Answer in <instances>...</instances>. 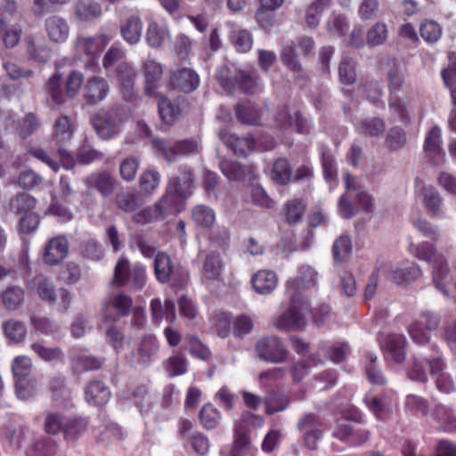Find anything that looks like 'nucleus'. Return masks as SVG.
<instances>
[{
	"label": "nucleus",
	"mask_w": 456,
	"mask_h": 456,
	"mask_svg": "<svg viewBox=\"0 0 456 456\" xmlns=\"http://www.w3.org/2000/svg\"><path fill=\"white\" fill-rule=\"evenodd\" d=\"M346 191L338 201V211L343 218L354 217L362 208L373 210V198L363 189L358 180L349 173L344 175Z\"/></svg>",
	"instance_id": "nucleus-1"
},
{
	"label": "nucleus",
	"mask_w": 456,
	"mask_h": 456,
	"mask_svg": "<svg viewBox=\"0 0 456 456\" xmlns=\"http://www.w3.org/2000/svg\"><path fill=\"white\" fill-rule=\"evenodd\" d=\"M310 302L296 293L291 295L289 308L273 319V325L279 330H298L305 326V314L309 312Z\"/></svg>",
	"instance_id": "nucleus-2"
},
{
	"label": "nucleus",
	"mask_w": 456,
	"mask_h": 456,
	"mask_svg": "<svg viewBox=\"0 0 456 456\" xmlns=\"http://www.w3.org/2000/svg\"><path fill=\"white\" fill-rule=\"evenodd\" d=\"M159 351V343L152 335L144 336L135 348L126 356V363L134 369L144 370L154 361Z\"/></svg>",
	"instance_id": "nucleus-3"
},
{
	"label": "nucleus",
	"mask_w": 456,
	"mask_h": 456,
	"mask_svg": "<svg viewBox=\"0 0 456 456\" xmlns=\"http://www.w3.org/2000/svg\"><path fill=\"white\" fill-rule=\"evenodd\" d=\"M255 351L259 359L273 363L283 362L288 356V349L277 336H265L257 339Z\"/></svg>",
	"instance_id": "nucleus-4"
},
{
	"label": "nucleus",
	"mask_w": 456,
	"mask_h": 456,
	"mask_svg": "<svg viewBox=\"0 0 456 456\" xmlns=\"http://www.w3.org/2000/svg\"><path fill=\"white\" fill-rule=\"evenodd\" d=\"M440 321L439 314L429 310L423 311L419 319L412 322L408 328L411 338L418 344H427L430 337L423 330V328L425 327L428 331L435 330L438 327Z\"/></svg>",
	"instance_id": "nucleus-5"
},
{
	"label": "nucleus",
	"mask_w": 456,
	"mask_h": 456,
	"mask_svg": "<svg viewBox=\"0 0 456 456\" xmlns=\"http://www.w3.org/2000/svg\"><path fill=\"white\" fill-rule=\"evenodd\" d=\"M183 193V191L177 192L167 185L165 194L155 204V212H158L162 218L179 214L184 209L185 202L188 200Z\"/></svg>",
	"instance_id": "nucleus-6"
},
{
	"label": "nucleus",
	"mask_w": 456,
	"mask_h": 456,
	"mask_svg": "<svg viewBox=\"0 0 456 456\" xmlns=\"http://www.w3.org/2000/svg\"><path fill=\"white\" fill-rule=\"evenodd\" d=\"M453 276L444 256H437L432 264V281L437 290L449 297Z\"/></svg>",
	"instance_id": "nucleus-7"
},
{
	"label": "nucleus",
	"mask_w": 456,
	"mask_h": 456,
	"mask_svg": "<svg viewBox=\"0 0 456 456\" xmlns=\"http://www.w3.org/2000/svg\"><path fill=\"white\" fill-rule=\"evenodd\" d=\"M133 306V299L125 293L110 295L104 305V315L110 321L128 315Z\"/></svg>",
	"instance_id": "nucleus-8"
},
{
	"label": "nucleus",
	"mask_w": 456,
	"mask_h": 456,
	"mask_svg": "<svg viewBox=\"0 0 456 456\" xmlns=\"http://www.w3.org/2000/svg\"><path fill=\"white\" fill-rule=\"evenodd\" d=\"M69 242L63 236H57L48 241L45 247L44 262L49 265H57L68 256Z\"/></svg>",
	"instance_id": "nucleus-9"
},
{
	"label": "nucleus",
	"mask_w": 456,
	"mask_h": 456,
	"mask_svg": "<svg viewBox=\"0 0 456 456\" xmlns=\"http://www.w3.org/2000/svg\"><path fill=\"white\" fill-rule=\"evenodd\" d=\"M92 123L101 140H110L118 132L115 118L107 111L97 113Z\"/></svg>",
	"instance_id": "nucleus-10"
},
{
	"label": "nucleus",
	"mask_w": 456,
	"mask_h": 456,
	"mask_svg": "<svg viewBox=\"0 0 456 456\" xmlns=\"http://www.w3.org/2000/svg\"><path fill=\"white\" fill-rule=\"evenodd\" d=\"M110 86L106 79L101 77L89 78L85 86L84 97L87 103L96 104L106 98Z\"/></svg>",
	"instance_id": "nucleus-11"
},
{
	"label": "nucleus",
	"mask_w": 456,
	"mask_h": 456,
	"mask_svg": "<svg viewBox=\"0 0 456 456\" xmlns=\"http://www.w3.org/2000/svg\"><path fill=\"white\" fill-rule=\"evenodd\" d=\"M142 71L144 76L145 94L153 96L161 79L163 69L159 62L149 58L143 61Z\"/></svg>",
	"instance_id": "nucleus-12"
},
{
	"label": "nucleus",
	"mask_w": 456,
	"mask_h": 456,
	"mask_svg": "<svg viewBox=\"0 0 456 456\" xmlns=\"http://www.w3.org/2000/svg\"><path fill=\"white\" fill-rule=\"evenodd\" d=\"M219 166L222 173L229 181L249 182L253 175L250 167L242 166L230 159H222Z\"/></svg>",
	"instance_id": "nucleus-13"
},
{
	"label": "nucleus",
	"mask_w": 456,
	"mask_h": 456,
	"mask_svg": "<svg viewBox=\"0 0 456 456\" xmlns=\"http://www.w3.org/2000/svg\"><path fill=\"white\" fill-rule=\"evenodd\" d=\"M153 151L170 163L182 156L195 152L197 147L194 144H153Z\"/></svg>",
	"instance_id": "nucleus-14"
},
{
	"label": "nucleus",
	"mask_w": 456,
	"mask_h": 456,
	"mask_svg": "<svg viewBox=\"0 0 456 456\" xmlns=\"http://www.w3.org/2000/svg\"><path fill=\"white\" fill-rule=\"evenodd\" d=\"M45 29L50 40L54 43L65 42L69 35L67 20L57 15L50 16L45 20Z\"/></svg>",
	"instance_id": "nucleus-15"
},
{
	"label": "nucleus",
	"mask_w": 456,
	"mask_h": 456,
	"mask_svg": "<svg viewBox=\"0 0 456 456\" xmlns=\"http://www.w3.org/2000/svg\"><path fill=\"white\" fill-rule=\"evenodd\" d=\"M171 84L184 93H190L199 86L200 77L194 70L183 68L174 72Z\"/></svg>",
	"instance_id": "nucleus-16"
},
{
	"label": "nucleus",
	"mask_w": 456,
	"mask_h": 456,
	"mask_svg": "<svg viewBox=\"0 0 456 456\" xmlns=\"http://www.w3.org/2000/svg\"><path fill=\"white\" fill-rule=\"evenodd\" d=\"M317 272L310 265H304L299 268L298 275L292 280L289 289L293 293L301 295V291L316 285Z\"/></svg>",
	"instance_id": "nucleus-17"
},
{
	"label": "nucleus",
	"mask_w": 456,
	"mask_h": 456,
	"mask_svg": "<svg viewBox=\"0 0 456 456\" xmlns=\"http://www.w3.org/2000/svg\"><path fill=\"white\" fill-rule=\"evenodd\" d=\"M111 37L106 34L95 37H80L77 38V48L88 56L97 55L109 44Z\"/></svg>",
	"instance_id": "nucleus-18"
},
{
	"label": "nucleus",
	"mask_w": 456,
	"mask_h": 456,
	"mask_svg": "<svg viewBox=\"0 0 456 456\" xmlns=\"http://www.w3.org/2000/svg\"><path fill=\"white\" fill-rule=\"evenodd\" d=\"M264 115V110L250 102H240L236 107L238 120L247 125H261Z\"/></svg>",
	"instance_id": "nucleus-19"
},
{
	"label": "nucleus",
	"mask_w": 456,
	"mask_h": 456,
	"mask_svg": "<svg viewBox=\"0 0 456 456\" xmlns=\"http://www.w3.org/2000/svg\"><path fill=\"white\" fill-rule=\"evenodd\" d=\"M86 184L90 189H95L102 196L112 194L115 188V180L108 172H96L86 179Z\"/></svg>",
	"instance_id": "nucleus-20"
},
{
	"label": "nucleus",
	"mask_w": 456,
	"mask_h": 456,
	"mask_svg": "<svg viewBox=\"0 0 456 456\" xmlns=\"http://www.w3.org/2000/svg\"><path fill=\"white\" fill-rule=\"evenodd\" d=\"M116 71L123 96L128 99L132 96L134 92L136 72L127 62H121L118 64Z\"/></svg>",
	"instance_id": "nucleus-21"
},
{
	"label": "nucleus",
	"mask_w": 456,
	"mask_h": 456,
	"mask_svg": "<svg viewBox=\"0 0 456 456\" xmlns=\"http://www.w3.org/2000/svg\"><path fill=\"white\" fill-rule=\"evenodd\" d=\"M422 272L419 266L414 263L397 267L391 273V280L397 286L406 287L415 281Z\"/></svg>",
	"instance_id": "nucleus-22"
},
{
	"label": "nucleus",
	"mask_w": 456,
	"mask_h": 456,
	"mask_svg": "<svg viewBox=\"0 0 456 456\" xmlns=\"http://www.w3.org/2000/svg\"><path fill=\"white\" fill-rule=\"evenodd\" d=\"M239 88L246 94H256L263 89V83L256 71L238 70L233 76Z\"/></svg>",
	"instance_id": "nucleus-23"
},
{
	"label": "nucleus",
	"mask_w": 456,
	"mask_h": 456,
	"mask_svg": "<svg viewBox=\"0 0 456 456\" xmlns=\"http://www.w3.org/2000/svg\"><path fill=\"white\" fill-rule=\"evenodd\" d=\"M251 282L257 293L265 295L274 290L278 283V278L273 271L260 270L253 275Z\"/></svg>",
	"instance_id": "nucleus-24"
},
{
	"label": "nucleus",
	"mask_w": 456,
	"mask_h": 456,
	"mask_svg": "<svg viewBox=\"0 0 456 456\" xmlns=\"http://www.w3.org/2000/svg\"><path fill=\"white\" fill-rule=\"evenodd\" d=\"M404 344L405 338L403 336L394 334L387 337L382 346L387 358L395 362H401L405 357Z\"/></svg>",
	"instance_id": "nucleus-25"
},
{
	"label": "nucleus",
	"mask_w": 456,
	"mask_h": 456,
	"mask_svg": "<svg viewBox=\"0 0 456 456\" xmlns=\"http://www.w3.org/2000/svg\"><path fill=\"white\" fill-rule=\"evenodd\" d=\"M86 399L93 405H104L110 397V392L102 381H91L86 388Z\"/></svg>",
	"instance_id": "nucleus-26"
},
{
	"label": "nucleus",
	"mask_w": 456,
	"mask_h": 456,
	"mask_svg": "<svg viewBox=\"0 0 456 456\" xmlns=\"http://www.w3.org/2000/svg\"><path fill=\"white\" fill-rule=\"evenodd\" d=\"M224 263L219 253L211 251L205 256L201 273L208 280H217L223 271Z\"/></svg>",
	"instance_id": "nucleus-27"
},
{
	"label": "nucleus",
	"mask_w": 456,
	"mask_h": 456,
	"mask_svg": "<svg viewBox=\"0 0 456 456\" xmlns=\"http://www.w3.org/2000/svg\"><path fill=\"white\" fill-rule=\"evenodd\" d=\"M142 30V20L136 15L128 17L120 28L122 37L130 45H135L140 41Z\"/></svg>",
	"instance_id": "nucleus-28"
},
{
	"label": "nucleus",
	"mask_w": 456,
	"mask_h": 456,
	"mask_svg": "<svg viewBox=\"0 0 456 456\" xmlns=\"http://www.w3.org/2000/svg\"><path fill=\"white\" fill-rule=\"evenodd\" d=\"M422 203L431 216H439L442 211L443 199L436 188L422 184Z\"/></svg>",
	"instance_id": "nucleus-29"
},
{
	"label": "nucleus",
	"mask_w": 456,
	"mask_h": 456,
	"mask_svg": "<svg viewBox=\"0 0 456 456\" xmlns=\"http://www.w3.org/2000/svg\"><path fill=\"white\" fill-rule=\"evenodd\" d=\"M102 12L101 4L94 0H78L75 4V14L82 21L98 19Z\"/></svg>",
	"instance_id": "nucleus-30"
},
{
	"label": "nucleus",
	"mask_w": 456,
	"mask_h": 456,
	"mask_svg": "<svg viewBox=\"0 0 456 456\" xmlns=\"http://www.w3.org/2000/svg\"><path fill=\"white\" fill-rule=\"evenodd\" d=\"M154 272L159 282L167 283L169 281L174 273V265L167 254L164 252L157 254L154 260Z\"/></svg>",
	"instance_id": "nucleus-31"
},
{
	"label": "nucleus",
	"mask_w": 456,
	"mask_h": 456,
	"mask_svg": "<svg viewBox=\"0 0 456 456\" xmlns=\"http://www.w3.org/2000/svg\"><path fill=\"white\" fill-rule=\"evenodd\" d=\"M325 28L330 37H342L348 30L349 21L345 14L332 12L325 22Z\"/></svg>",
	"instance_id": "nucleus-32"
},
{
	"label": "nucleus",
	"mask_w": 456,
	"mask_h": 456,
	"mask_svg": "<svg viewBox=\"0 0 456 456\" xmlns=\"http://www.w3.org/2000/svg\"><path fill=\"white\" fill-rule=\"evenodd\" d=\"M191 218L198 227L208 229L216 222V213L210 207L200 204L193 208Z\"/></svg>",
	"instance_id": "nucleus-33"
},
{
	"label": "nucleus",
	"mask_w": 456,
	"mask_h": 456,
	"mask_svg": "<svg viewBox=\"0 0 456 456\" xmlns=\"http://www.w3.org/2000/svg\"><path fill=\"white\" fill-rule=\"evenodd\" d=\"M168 36L169 33L167 27L160 26L154 20L149 23L146 31V41L149 46L152 48H158L161 46Z\"/></svg>",
	"instance_id": "nucleus-34"
},
{
	"label": "nucleus",
	"mask_w": 456,
	"mask_h": 456,
	"mask_svg": "<svg viewBox=\"0 0 456 456\" xmlns=\"http://www.w3.org/2000/svg\"><path fill=\"white\" fill-rule=\"evenodd\" d=\"M38 296L44 301L53 304L57 300V293L53 282L46 277L37 276L33 281Z\"/></svg>",
	"instance_id": "nucleus-35"
},
{
	"label": "nucleus",
	"mask_w": 456,
	"mask_h": 456,
	"mask_svg": "<svg viewBox=\"0 0 456 456\" xmlns=\"http://www.w3.org/2000/svg\"><path fill=\"white\" fill-rule=\"evenodd\" d=\"M331 3V0H315L308 5L305 12V21L309 28H315L321 20L325 8Z\"/></svg>",
	"instance_id": "nucleus-36"
},
{
	"label": "nucleus",
	"mask_w": 456,
	"mask_h": 456,
	"mask_svg": "<svg viewBox=\"0 0 456 456\" xmlns=\"http://www.w3.org/2000/svg\"><path fill=\"white\" fill-rule=\"evenodd\" d=\"M443 81L451 92L453 104H456V55H449V62L446 69L441 71Z\"/></svg>",
	"instance_id": "nucleus-37"
},
{
	"label": "nucleus",
	"mask_w": 456,
	"mask_h": 456,
	"mask_svg": "<svg viewBox=\"0 0 456 456\" xmlns=\"http://www.w3.org/2000/svg\"><path fill=\"white\" fill-rule=\"evenodd\" d=\"M36 206V200L31 195L20 192L10 201V210L16 214H28Z\"/></svg>",
	"instance_id": "nucleus-38"
},
{
	"label": "nucleus",
	"mask_w": 456,
	"mask_h": 456,
	"mask_svg": "<svg viewBox=\"0 0 456 456\" xmlns=\"http://www.w3.org/2000/svg\"><path fill=\"white\" fill-rule=\"evenodd\" d=\"M5 337L12 342L19 343L27 335V328L23 322L17 320H9L3 323Z\"/></svg>",
	"instance_id": "nucleus-39"
},
{
	"label": "nucleus",
	"mask_w": 456,
	"mask_h": 456,
	"mask_svg": "<svg viewBox=\"0 0 456 456\" xmlns=\"http://www.w3.org/2000/svg\"><path fill=\"white\" fill-rule=\"evenodd\" d=\"M45 92L49 95L52 102L56 106H61L65 102V94L62 92L61 76L54 74L45 85Z\"/></svg>",
	"instance_id": "nucleus-40"
},
{
	"label": "nucleus",
	"mask_w": 456,
	"mask_h": 456,
	"mask_svg": "<svg viewBox=\"0 0 456 456\" xmlns=\"http://www.w3.org/2000/svg\"><path fill=\"white\" fill-rule=\"evenodd\" d=\"M2 301L6 309L16 310L24 302V291L20 287H9L2 293Z\"/></svg>",
	"instance_id": "nucleus-41"
},
{
	"label": "nucleus",
	"mask_w": 456,
	"mask_h": 456,
	"mask_svg": "<svg viewBox=\"0 0 456 456\" xmlns=\"http://www.w3.org/2000/svg\"><path fill=\"white\" fill-rule=\"evenodd\" d=\"M172 189L176 191L177 192L183 191L185 197L189 199V197L192 194L193 189V175L191 170L183 171L180 175L174 178L173 181H170L168 183Z\"/></svg>",
	"instance_id": "nucleus-42"
},
{
	"label": "nucleus",
	"mask_w": 456,
	"mask_h": 456,
	"mask_svg": "<svg viewBox=\"0 0 456 456\" xmlns=\"http://www.w3.org/2000/svg\"><path fill=\"white\" fill-rule=\"evenodd\" d=\"M104 359L82 354L72 359V367L77 372L95 370L102 367Z\"/></svg>",
	"instance_id": "nucleus-43"
},
{
	"label": "nucleus",
	"mask_w": 456,
	"mask_h": 456,
	"mask_svg": "<svg viewBox=\"0 0 456 456\" xmlns=\"http://www.w3.org/2000/svg\"><path fill=\"white\" fill-rule=\"evenodd\" d=\"M305 208L306 205L301 199L289 200L284 207L285 216L288 223L297 224L300 222Z\"/></svg>",
	"instance_id": "nucleus-44"
},
{
	"label": "nucleus",
	"mask_w": 456,
	"mask_h": 456,
	"mask_svg": "<svg viewBox=\"0 0 456 456\" xmlns=\"http://www.w3.org/2000/svg\"><path fill=\"white\" fill-rule=\"evenodd\" d=\"M30 348L40 359L45 362L60 361L63 357L61 348L48 347L42 342L32 343Z\"/></svg>",
	"instance_id": "nucleus-45"
},
{
	"label": "nucleus",
	"mask_w": 456,
	"mask_h": 456,
	"mask_svg": "<svg viewBox=\"0 0 456 456\" xmlns=\"http://www.w3.org/2000/svg\"><path fill=\"white\" fill-rule=\"evenodd\" d=\"M131 273L132 267L130 266L129 261L126 258L119 259L114 269L111 284L118 287L126 286L130 280Z\"/></svg>",
	"instance_id": "nucleus-46"
},
{
	"label": "nucleus",
	"mask_w": 456,
	"mask_h": 456,
	"mask_svg": "<svg viewBox=\"0 0 456 456\" xmlns=\"http://www.w3.org/2000/svg\"><path fill=\"white\" fill-rule=\"evenodd\" d=\"M387 39V28L383 22L375 23L366 35V42L370 47L383 45Z\"/></svg>",
	"instance_id": "nucleus-47"
},
{
	"label": "nucleus",
	"mask_w": 456,
	"mask_h": 456,
	"mask_svg": "<svg viewBox=\"0 0 456 456\" xmlns=\"http://www.w3.org/2000/svg\"><path fill=\"white\" fill-rule=\"evenodd\" d=\"M352 242L348 236L341 235L332 247L333 258L337 262L346 260L352 253Z\"/></svg>",
	"instance_id": "nucleus-48"
},
{
	"label": "nucleus",
	"mask_w": 456,
	"mask_h": 456,
	"mask_svg": "<svg viewBox=\"0 0 456 456\" xmlns=\"http://www.w3.org/2000/svg\"><path fill=\"white\" fill-rule=\"evenodd\" d=\"M272 178L281 185H285L291 180V170L287 159H279L274 162Z\"/></svg>",
	"instance_id": "nucleus-49"
},
{
	"label": "nucleus",
	"mask_w": 456,
	"mask_h": 456,
	"mask_svg": "<svg viewBox=\"0 0 456 456\" xmlns=\"http://www.w3.org/2000/svg\"><path fill=\"white\" fill-rule=\"evenodd\" d=\"M21 29L16 26H7L5 21L0 20V38L3 37L6 47L12 48L20 39Z\"/></svg>",
	"instance_id": "nucleus-50"
},
{
	"label": "nucleus",
	"mask_w": 456,
	"mask_h": 456,
	"mask_svg": "<svg viewBox=\"0 0 456 456\" xmlns=\"http://www.w3.org/2000/svg\"><path fill=\"white\" fill-rule=\"evenodd\" d=\"M118 207L126 212H134L139 209L143 202L142 198L132 192H124L117 197Z\"/></svg>",
	"instance_id": "nucleus-51"
},
{
	"label": "nucleus",
	"mask_w": 456,
	"mask_h": 456,
	"mask_svg": "<svg viewBox=\"0 0 456 456\" xmlns=\"http://www.w3.org/2000/svg\"><path fill=\"white\" fill-rule=\"evenodd\" d=\"M159 116L165 123L172 124L179 115V108L166 97H161L158 102Z\"/></svg>",
	"instance_id": "nucleus-52"
},
{
	"label": "nucleus",
	"mask_w": 456,
	"mask_h": 456,
	"mask_svg": "<svg viewBox=\"0 0 456 456\" xmlns=\"http://www.w3.org/2000/svg\"><path fill=\"white\" fill-rule=\"evenodd\" d=\"M265 411L268 414L283 411L289 404V400L283 394L271 392L265 398Z\"/></svg>",
	"instance_id": "nucleus-53"
},
{
	"label": "nucleus",
	"mask_w": 456,
	"mask_h": 456,
	"mask_svg": "<svg viewBox=\"0 0 456 456\" xmlns=\"http://www.w3.org/2000/svg\"><path fill=\"white\" fill-rule=\"evenodd\" d=\"M32 369L31 359L25 355H20L14 358L12 364V370L15 380L20 379L30 378Z\"/></svg>",
	"instance_id": "nucleus-54"
},
{
	"label": "nucleus",
	"mask_w": 456,
	"mask_h": 456,
	"mask_svg": "<svg viewBox=\"0 0 456 456\" xmlns=\"http://www.w3.org/2000/svg\"><path fill=\"white\" fill-rule=\"evenodd\" d=\"M281 57L282 63L294 74L299 76L303 73V67L297 59L295 48L292 45L283 47Z\"/></svg>",
	"instance_id": "nucleus-55"
},
{
	"label": "nucleus",
	"mask_w": 456,
	"mask_h": 456,
	"mask_svg": "<svg viewBox=\"0 0 456 456\" xmlns=\"http://www.w3.org/2000/svg\"><path fill=\"white\" fill-rule=\"evenodd\" d=\"M45 429L48 434L55 435L64 431L65 436H70V428L68 424H64L62 418L57 413L47 415L45 422Z\"/></svg>",
	"instance_id": "nucleus-56"
},
{
	"label": "nucleus",
	"mask_w": 456,
	"mask_h": 456,
	"mask_svg": "<svg viewBox=\"0 0 456 456\" xmlns=\"http://www.w3.org/2000/svg\"><path fill=\"white\" fill-rule=\"evenodd\" d=\"M404 70L402 64L393 62V66L387 72L388 86L391 94H397L403 83Z\"/></svg>",
	"instance_id": "nucleus-57"
},
{
	"label": "nucleus",
	"mask_w": 456,
	"mask_h": 456,
	"mask_svg": "<svg viewBox=\"0 0 456 456\" xmlns=\"http://www.w3.org/2000/svg\"><path fill=\"white\" fill-rule=\"evenodd\" d=\"M419 33L426 42L436 43L442 36V28L436 21L427 20L421 23Z\"/></svg>",
	"instance_id": "nucleus-58"
},
{
	"label": "nucleus",
	"mask_w": 456,
	"mask_h": 456,
	"mask_svg": "<svg viewBox=\"0 0 456 456\" xmlns=\"http://www.w3.org/2000/svg\"><path fill=\"white\" fill-rule=\"evenodd\" d=\"M232 38L234 46L239 52L247 53L252 48V35L246 29H234Z\"/></svg>",
	"instance_id": "nucleus-59"
},
{
	"label": "nucleus",
	"mask_w": 456,
	"mask_h": 456,
	"mask_svg": "<svg viewBox=\"0 0 456 456\" xmlns=\"http://www.w3.org/2000/svg\"><path fill=\"white\" fill-rule=\"evenodd\" d=\"M83 82L84 76L81 72L77 70L71 71L65 82L66 96L70 99L75 98L78 94Z\"/></svg>",
	"instance_id": "nucleus-60"
},
{
	"label": "nucleus",
	"mask_w": 456,
	"mask_h": 456,
	"mask_svg": "<svg viewBox=\"0 0 456 456\" xmlns=\"http://www.w3.org/2000/svg\"><path fill=\"white\" fill-rule=\"evenodd\" d=\"M73 126L68 117H61L55 124V138L59 142H67L72 140L73 137Z\"/></svg>",
	"instance_id": "nucleus-61"
},
{
	"label": "nucleus",
	"mask_w": 456,
	"mask_h": 456,
	"mask_svg": "<svg viewBox=\"0 0 456 456\" xmlns=\"http://www.w3.org/2000/svg\"><path fill=\"white\" fill-rule=\"evenodd\" d=\"M338 75L341 83L351 85L356 80L354 61L352 59L344 57L339 64Z\"/></svg>",
	"instance_id": "nucleus-62"
},
{
	"label": "nucleus",
	"mask_w": 456,
	"mask_h": 456,
	"mask_svg": "<svg viewBox=\"0 0 456 456\" xmlns=\"http://www.w3.org/2000/svg\"><path fill=\"white\" fill-rule=\"evenodd\" d=\"M194 45V40L181 33L175 37V51L180 58L185 59L191 53Z\"/></svg>",
	"instance_id": "nucleus-63"
},
{
	"label": "nucleus",
	"mask_w": 456,
	"mask_h": 456,
	"mask_svg": "<svg viewBox=\"0 0 456 456\" xmlns=\"http://www.w3.org/2000/svg\"><path fill=\"white\" fill-rule=\"evenodd\" d=\"M165 367L170 377L182 375L187 370V361L182 356L174 355L167 360Z\"/></svg>",
	"instance_id": "nucleus-64"
}]
</instances>
